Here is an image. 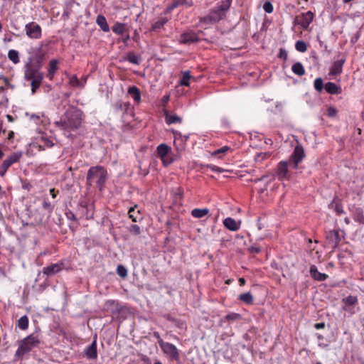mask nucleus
I'll list each match as a JSON object with an SVG mask.
<instances>
[{
	"label": "nucleus",
	"mask_w": 364,
	"mask_h": 364,
	"mask_svg": "<svg viewBox=\"0 0 364 364\" xmlns=\"http://www.w3.org/2000/svg\"><path fill=\"white\" fill-rule=\"evenodd\" d=\"M193 5V3L192 0H172L166 7V12L170 13L173 9L181 6H185L186 7L189 8Z\"/></svg>",
	"instance_id": "obj_14"
},
{
	"label": "nucleus",
	"mask_w": 364,
	"mask_h": 364,
	"mask_svg": "<svg viewBox=\"0 0 364 364\" xmlns=\"http://www.w3.org/2000/svg\"><path fill=\"white\" fill-rule=\"evenodd\" d=\"M28 318L26 315H24L17 321L16 326L21 330H26L28 327Z\"/></svg>",
	"instance_id": "obj_36"
},
{
	"label": "nucleus",
	"mask_w": 364,
	"mask_h": 364,
	"mask_svg": "<svg viewBox=\"0 0 364 364\" xmlns=\"http://www.w3.org/2000/svg\"><path fill=\"white\" fill-rule=\"evenodd\" d=\"M278 57L284 60H287L288 57L287 50L284 48H280Z\"/></svg>",
	"instance_id": "obj_56"
},
{
	"label": "nucleus",
	"mask_w": 364,
	"mask_h": 364,
	"mask_svg": "<svg viewBox=\"0 0 364 364\" xmlns=\"http://www.w3.org/2000/svg\"><path fill=\"white\" fill-rule=\"evenodd\" d=\"M22 156L21 151H17L9 155L1 164L0 166V176L3 177L6 174L7 170L14 164L18 162Z\"/></svg>",
	"instance_id": "obj_6"
},
{
	"label": "nucleus",
	"mask_w": 364,
	"mask_h": 364,
	"mask_svg": "<svg viewBox=\"0 0 364 364\" xmlns=\"http://www.w3.org/2000/svg\"><path fill=\"white\" fill-rule=\"evenodd\" d=\"M43 208L50 213L53 210V205L48 200H44L42 204Z\"/></svg>",
	"instance_id": "obj_51"
},
{
	"label": "nucleus",
	"mask_w": 364,
	"mask_h": 364,
	"mask_svg": "<svg viewBox=\"0 0 364 364\" xmlns=\"http://www.w3.org/2000/svg\"><path fill=\"white\" fill-rule=\"evenodd\" d=\"M208 208H194L191 210V215L195 218H202L209 213Z\"/></svg>",
	"instance_id": "obj_31"
},
{
	"label": "nucleus",
	"mask_w": 364,
	"mask_h": 364,
	"mask_svg": "<svg viewBox=\"0 0 364 364\" xmlns=\"http://www.w3.org/2000/svg\"><path fill=\"white\" fill-rule=\"evenodd\" d=\"M327 112L329 117H334L337 114V110L333 107H329L327 109Z\"/></svg>",
	"instance_id": "obj_57"
},
{
	"label": "nucleus",
	"mask_w": 364,
	"mask_h": 364,
	"mask_svg": "<svg viewBox=\"0 0 364 364\" xmlns=\"http://www.w3.org/2000/svg\"><path fill=\"white\" fill-rule=\"evenodd\" d=\"M208 167L213 171H215V172H219V173H221L223 171V169L220 168V167H218V166H213V165H208Z\"/></svg>",
	"instance_id": "obj_59"
},
{
	"label": "nucleus",
	"mask_w": 364,
	"mask_h": 364,
	"mask_svg": "<svg viewBox=\"0 0 364 364\" xmlns=\"http://www.w3.org/2000/svg\"><path fill=\"white\" fill-rule=\"evenodd\" d=\"M128 94L134 100L135 102L139 104L141 101V92L140 90L136 86L129 87L128 89Z\"/></svg>",
	"instance_id": "obj_25"
},
{
	"label": "nucleus",
	"mask_w": 364,
	"mask_h": 364,
	"mask_svg": "<svg viewBox=\"0 0 364 364\" xmlns=\"http://www.w3.org/2000/svg\"><path fill=\"white\" fill-rule=\"evenodd\" d=\"M325 326H326V324L324 322L316 323L314 324V328L316 329H322V328H324Z\"/></svg>",
	"instance_id": "obj_61"
},
{
	"label": "nucleus",
	"mask_w": 364,
	"mask_h": 364,
	"mask_svg": "<svg viewBox=\"0 0 364 364\" xmlns=\"http://www.w3.org/2000/svg\"><path fill=\"white\" fill-rule=\"evenodd\" d=\"M305 156L304 148L300 145L296 146L289 158V165L294 169H296L299 164L302 161Z\"/></svg>",
	"instance_id": "obj_5"
},
{
	"label": "nucleus",
	"mask_w": 364,
	"mask_h": 364,
	"mask_svg": "<svg viewBox=\"0 0 364 364\" xmlns=\"http://www.w3.org/2000/svg\"><path fill=\"white\" fill-rule=\"evenodd\" d=\"M105 307L107 311L113 314L119 313L122 309L119 302L115 300H107L105 304Z\"/></svg>",
	"instance_id": "obj_18"
},
{
	"label": "nucleus",
	"mask_w": 364,
	"mask_h": 364,
	"mask_svg": "<svg viewBox=\"0 0 364 364\" xmlns=\"http://www.w3.org/2000/svg\"><path fill=\"white\" fill-rule=\"evenodd\" d=\"M343 301L348 306H353L358 303V298L357 296L349 295L343 299Z\"/></svg>",
	"instance_id": "obj_45"
},
{
	"label": "nucleus",
	"mask_w": 364,
	"mask_h": 364,
	"mask_svg": "<svg viewBox=\"0 0 364 364\" xmlns=\"http://www.w3.org/2000/svg\"><path fill=\"white\" fill-rule=\"evenodd\" d=\"M224 226L230 231H237L240 229V225L236 220L230 217L226 218L223 220Z\"/></svg>",
	"instance_id": "obj_24"
},
{
	"label": "nucleus",
	"mask_w": 364,
	"mask_h": 364,
	"mask_svg": "<svg viewBox=\"0 0 364 364\" xmlns=\"http://www.w3.org/2000/svg\"><path fill=\"white\" fill-rule=\"evenodd\" d=\"M96 22L103 31H109V26L107 22L106 18L104 16L98 15L97 16Z\"/></svg>",
	"instance_id": "obj_30"
},
{
	"label": "nucleus",
	"mask_w": 364,
	"mask_h": 364,
	"mask_svg": "<svg viewBox=\"0 0 364 364\" xmlns=\"http://www.w3.org/2000/svg\"><path fill=\"white\" fill-rule=\"evenodd\" d=\"M70 84L73 87H83L84 85L81 84L76 75H73L70 79Z\"/></svg>",
	"instance_id": "obj_50"
},
{
	"label": "nucleus",
	"mask_w": 364,
	"mask_h": 364,
	"mask_svg": "<svg viewBox=\"0 0 364 364\" xmlns=\"http://www.w3.org/2000/svg\"><path fill=\"white\" fill-rule=\"evenodd\" d=\"M241 301L247 304L252 305L254 303V297L250 292L241 294L238 298Z\"/></svg>",
	"instance_id": "obj_32"
},
{
	"label": "nucleus",
	"mask_w": 364,
	"mask_h": 364,
	"mask_svg": "<svg viewBox=\"0 0 364 364\" xmlns=\"http://www.w3.org/2000/svg\"><path fill=\"white\" fill-rule=\"evenodd\" d=\"M129 231L130 233L138 235L141 233V229L140 227L137 225H131L129 228Z\"/></svg>",
	"instance_id": "obj_48"
},
{
	"label": "nucleus",
	"mask_w": 364,
	"mask_h": 364,
	"mask_svg": "<svg viewBox=\"0 0 364 364\" xmlns=\"http://www.w3.org/2000/svg\"><path fill=\"white\" fill-rule=\"evenodd\" d=\"M334 210L338 215H341L344 213L343 205L340 202L335 203Z\"/></svg>",
	"instance_id": "obj_54"
},
{
	"label": "nucleus",
	"mask_w": 364,
	"mask_h": 364,
	"mask_svg": "<svg viewBox=\"0 0 364 364\" xmlns=\"http://www.w3.org/2000/svg\"><path fill=\"white\" fill-rule=\"evenodd\" d=\"M314 89L318 92H321L325 89V85H323V80L321 77H317L315 79L314 82Z\"/></svg>",
	"instance_id": "obj_41"
},
{
	"label": "nucleus",
	"mask_w": 364,
	"mask_h": 364,
	"mask_svg": "<svg viewBox=\"0 0 364 364\" xmlns=\"http://www.w3.org/2000/svg\"><path fill=\"white\" fill-rule=\"evenodd\" d=\"M250 251L252 252V253H255V254H258L261 252V249L260 247H255V246H252L250 248Z\"/></svg>",
	"instance_id": "obj_60"
},
{
	"label": "nucleus",
	"mask_w": 364,
	"mask_h": 364,
	"mask_svg": "<svg viewBox=\"0 0 364 364\" xmlns=\"http://www.w3.org/2000/svg\"><path fill=\"white\" fill-rule=\"evenodd\" d=\"M2 80L5 84L9 82L6 77H0V80ZM0 95H1V100H0V105H3L5 102H7V99L5 95V87L3 85H0Z\"/></svg>",
	"instance_id": "obj_43"
},
{
	"label": "nucleus",
	"mask_w": 364,
	"mask_h": 364,
	"mask_svg": "<svg viewBox=\"0 0 364 364\" xmlns=\"http://www.w3.org/2000/svg\"><path fill=\"white\" fill-rule=\"evenodd\" d=\"M83 121V112L76 107H68L55 125L61 130L70 133L78 129Z\"/></svg>",
	"instance_id": "obj_1"
},
{
	"label": "nucleus",
	"mask_w": 364,
	"mask_h": 364,
	"mask_svg": "<svg viewBox=\"0 0 364 364\" xmlns=\"http://www.w3.org/2000/svg\"><path fill=\"white\" fill-rule=\"evenodd\" d=\"M231 149L230 146H224L220 149H216L215 151H214L213 153H212V155L213 156H217L218 154H226L228 151H230Z\"/></svg>",
	"instance_id": "obj_47"
},
{
	"label": "nucleus",
	"mask_w": 364,
	"mask_h": 364,
	"mask_svg": "<svg viewBox=\"0 0 364 364\" xmlns=\"http://www.w3.org/2000/svg\"><path fill=\"white\" fill-rule=\"evenodd\" d=\"M326 240L327 244L333 249L336 250L341 241L340 230H333L326 232Z\"/></svg>",
	"instance_id": "obj_9"
},
{
	"label": "nucleus",
	"mask_w": 364,
	"mask_h": 364,
	"mask_svg": "<svg viewBox=\"0 0 364 364\" xmlns=\"http://www.w3.org/2000/svg\"><path fill=\"white\" fill-rule=\"evenodd\" d=\"M160 348L163 352L168 356L171 359L177 360L179 359V353L177 348L173 344L164 342L161 344Z\"/></svg>",
	"instance_id": "obj_10"
},
{
	"label": "nucleus",
	"mask_w": 364,
	"mask_h": 364,
	"mask_svg": "<svg viewBox=\"0 0 364 364\" xmlns=\"http://www.w3.org/2000/svg\"><path fill=\"white\" fill-rule=\"evenodd\" d=\"M108 177L107 169L102 166H92L87 171L86 183L88 186L95 184L102 191Z\"/></svg>",
	"instance_id": "obj_3"
},
{
	"label": "nucleus",
	"mask_w": 364,
	"mask_h": 364,
	"mask_svg": "<svg viewBox=\"0 0 364 364\" xmlns=\"http://www.w3.org/2000/svg\"><path fill=\"white\" fill-rule=\"evenodd\" d=\"M41 73L40 70L25 65L24 75L25 79L28 81L31 82Z\"/></svg>",
	"instance_id": "obj_21"
},
{
	"label": "nucleus",
	"mask_w": 364,
	"mask_h": 364,
	"mask_svg": "<svg viewBox=\"0 0 364 364\" xmlns=\"http://www.w3.org/2000/svg\"><path fill=\"white\" fill-rule=\"evenodd\" d=\"M226 321H237L241 318V315L237 313H230L225 316Z\"/></svg>",
	"instance_id": "obj_49"
},
{
	"label": "nucleus",
	"mask_w": 364,
	"mask_h": 364,
	"mask_svg": "<svg viewBox=\"0 0 364 364\" xmlns=\"http://www.w3.org/2000/svg\"><path fill=\"white\" fill-rule=\"evenodd\" d=\"M67 218L70 220H75L76 218L74 213L71 211H69L68 213H66Z\"/></svg>",
	"instance_id": "obj_62"
},
{
	"label": "nucleus",
	"mask_w": 364,
	"mask_h": 364,
	"mask_svg": "<svg viewBox=\"0 0 364 364\" xmlns=\"http://www.w3.org/2000/svg\"><path fill=\"white\" fill-rule=\"evenodd\" d=\"M43 44L36 49L33 55L28 57V61L26 63V65L32 67L38 70L41 69L45 60V53L43 51Z\"/></svg>",
	"instance_id": "obj_4"
},
{
	"label": "nucleus",
	"mask_w": 364,
	"mask_h": 364,
	"mask_svg": "<svg viewBox=\"0 0 364 364\" xmlns=\"http://www.w3.org/2000/svg\"><path fill=\"white\" fill-rule=\"evenodd\" d=\"M309 273L314 280L318 282L325 281L328 277L326 274L319 272L316 266L314 264L310 267Z\"/></svg>",
	"instance_id": "obj_17"
},
{
	"label": "nucleus",
	"mask_w": 364,
	"mask_h": 364,
	"mask_svg": "<svg viewBox=\"0 0 364 364\" xmlns=\"http://www.w3.org/2000/svg\"><path fill=\"white\" fill-rule=\"evenodd\" d=\"M161 159L163 162V164L165 166H168V165L172 164V162L173 161V159L169 155H167V156H164V159Z\"/></svg>",
	"instance_id": "obj_55"
},
{
	"label": "nucleus",
	"mask_w": 364,
	"mask_h": 364,
	"mask_svg": "<svg viewBox=\"0 0 364 364\" xmlns=\"http://www.w3.org/2000/svg\"><path fill=\"white\" fill-rule=\"evenodd\" d=\"M8 58L14 64H18L20 62L19 53L16 50H9L8 52Z\"/></svg>",
	"instance_id": "obj_39"
},
{
	"label": "nucleus",
	"mask_w": 364,
	"mask_h": 364,
	"mask_svg": "<svg viewBox=\"0 0 364 364\" xmlns=\"http://www.w3.org/2000/svg\"><path fill=\"white\" fill-rule=\"evenodd\" d=\"M153 336L157 339V342H158V343H159V346H161V344H162V343H164V342H165V341H163V339L161 338L159 333V332H157V331H154V332L153 333Z\"/></svg>",
	"instance_id": "obj_58"
},
{
	"label": "nucleus",
	"mask_w": 364,
	"mask_h": 364,
	"mask_svg": "<svg viewBox=\"0 0 364 364\" xmlns=\"http://www.w3.org/2000/svg\"><path fill=\"white\" fill-rule=\"evenodd\" d=\"M41 343V339L40 336L37 333H33L23 339L21 340L18 343V347L14 355V360L18 361L21 360L26 354L29 353V352L35 348L38 347V346Z\"/></svg>",
	"instance_id": "obj_2"
},
{
	"label": "nucleus",
	"mask_w": 364,
	"mask_h": 364,
	"mask_svg": "<svg viewBox=\"0 0 364 364\" xmlns=\"http://www.w3.org/2000/svg\"><path fill=\"white\" fill-rule=\"evenodd\" d=\"M314 18V14L311 11H308L297 16L294 19V24L301 26L304 30H307Z\"/></svg>",
	"instance_id": "obj_7"
},
{
	"label": "nucleus",
	"mask_w": 364,
	"mask_h": 364,
	"mask_svg": "<svg viewBox=\"0 0 364 364\" xmlns=\"http://www.w3.org/2000/svg\"><path fill=\"white\" fill-rule=\"evenodd\" d=\"M200 38L197 33L193 31H188L180 36L179 43L181 44L191 45L192 43H198Z\"/></svg>",
	"instance_id": "obj_11"
},
{
	"label": "nucleus",
	"mask_w": 364,
	"mask_h": 364,
	"mask_svg": "<svg viewBox=\"0 0 364 364\" xmlns=\"http://www.w3.org/2000/svg\"><path fill=\"white\" fill-rule=\"evenodd\" d=\"M225 14L224 12L219 10V9L215 6L210 11L208 18L210 21L215 23L221 20L225 16Z\"/></svg>",
	"instance_id": "obj_20"
},
{
	"label": "nucleus",
	"mask_w": 364,
	"mask_h": 364,
	"mask_svg": "<svg viewBox=\"0 0 364 364\" xmlns=\"http://www.w3.org/2000/svg\"><path fill=\"white\" fill-rule=\"evenodd\" d=\"M263 9L266 13L271 14L273 12L274 7L270 1H266L263 5Z\"/></svg>",
	"instance_id": "obj_52"
},
{
	"label": "nucleus",
	"mask_w": 364,
	"mask_h": 364,
	"mask_svg": "<svg viewBox=\"0 0 364 364\" xmlns=\"http://www.w3.org/2000/svg\"><path fill=\"white\" fill-rule=\"evenodd\" d=\"M54 145L52 140L48 138L42 137L38 145L39 150H45L47 148H50Z\"/></svg>",
	"instance_id": "obj_37"
},
{
	"label": "nucleus",
	"mask_w": 364,
	"mask_h": 364,
	"mask_svg": "<svg viewBox=\"0 0 364 364\" xmlns=\"http://www.w3.org/2000/svg\"><path fill=\"white\" fill-rule=\"evenodd\" d=\"M295 48L299 52L304 53L307 50V45L304 41H298L296 42Z\"/></svg>",
	"instance_id": "obj_44"
},
{
	"label": "nucleus",
	"mask_w": 364,
	"mask_h": 364,
	"mask_svg": "<svg viewBox=\"0 0 364 364\" xmlns=\"http://www.w3.org/2000/svg\"><path fill=\"white\" fill-rule=\"evenodd\" d=\"M129 102H124L121 100H119L113 105L114 112L116 114H122V115H124V114L127 113V111L129 109Z\"/></svg>",
	"instance_id": "obj_16"
},
{
	"label": "nucleus",
	"mask_w": 364,
	"mask_h": 364,
	"mask_svg": "<svg viewBox=\"0 0 364 364\" xmlns=\"http://www.w3.org/2000/svg\"><path fill=\"white\" fill-rule=\"evenodd\" d=\"M124 60L137 65L141 63L140 55H136L134 52L127 53V55L124 57Z\"/></svg>",
	"instance_id": "obj_27"
},
{
	"label": "nucleus",
	"mask_w": 364,
	"mask_h": 364,
	"mask_svg": "<svg viewBox=\"0 0 364 364\" xmlns=\"http://www.w3.org/2000/svg\"><path fill=\"white\" fill-rule=\"evenodd\" d=\"M232 0H224L220 2V4L217 6L219 10L222 11L225 14L229 10Z\"/></svg>",
	"instance_id": "obj_42"
},
{
	"label": "nucleus",
	"mask_w": 364,
	"mask_h": 364,
	"mask_svg": "<svg viewBox=\"0 0 364 364\" xmlns=\"http://www.w3.org/2000/svg\"><path fill=\"white\" fill-rule=\"evenodd\" d=\"M112 31L117 35H123L126 31V24L117 22L112 28Z\"/></svg>",
	"instance_id": "obj_34"
},
{
	"label": "nucleus",
	"mask_w": 364,
	"mask_h": 364,
	"mask_svg": "<svg viewBox=\"0 0 364 364\" xmlns=\"http://www.w3.org/2000/svg\"><path fill=\"white\" fill-rule=\"evenodd\" d=\"M63 268V263L58 262L52 264L43 268L42 272L48 277H53L60 272Z\"/></svg>",
	"instance_id": "obj_12"
},
{
	"label": "nucleus",
	"mask_w": 364,
	"mask_h": 364,
	"mask_svg": "<svg viewBox=\"0 0 364 364\" xmlns=\"http://www.w3.org/2000/svg\"><path fill=\"white\" fill-rule=\"evenodd\" d=\"M238 282L240 286H244L245 284V279L243 277L240 278Z\"/></svg>",
	"instance_id": "obj_64"
},
{
	"label": "nucleus",
	"mask_w": 364,
	"mask_h": 364,
	"mask_svg": "<svg viewBox=\"0 0 364 364\" xmlns=\"http://www.w3.org/2000/svg\"><path fill=\"white\" fill-rule=\"evenodd\" d=\"M134 210V208H131L129 210V218L132 219L133 222H136V218L132 214V212Z\"/></svg>",
	"instance_id": "obj_63"
},
{
	"label": "nucleus",
	"mask_w": 364,
	"mask_h": 364,
	"mask_svg": "<svg viewBox=\"0 0 364 364\" xmlns=\"http://www.w3.org/2000/svg\"><path fill=\"white\" fill-rule=\"evenodd\" d=\"M288 164L289 161H280L278 164L277 168V176L279 180L289 178Z\"/></svg>",
	"instance_id": "obj_13"
},
{
	"label": "nucleus",
	"mask_w": 364,
	"mask_h": 364,
	"mask_svg": "<svg viewBox=\"0 0 364 364\" xmlns=\"http://www.w3.org/2000/svg\"><path fill=\"white\" fill-rule=\"evenodd\" d=\"M43 73H41L31 82V91L33 93H34L36 90L40 87L43 80Z\"/></svg>",
	"instance_id": "obj_28"
},
{
	"label": "nucleus",
	"mask_w": 364,
	"mask_h": 364,
	"mask_svg": "<svg viewBox=\"0 0 364 364\" xmlns=\"http://www.w3.org/2000/svg\"><path fill=\"white\" fill-rule=\"evenodd\" d=\"M168 22V18L161 17L152 24V29L156 31L161 28Z\"/></svg>",
	"instance_id": "obj_40"
},
{
	"label": "nucleus",
	"mask_w": 364,
	"mask_h": 364,
	"mask_svg": "<svg viewBox=\"0 0 364 364\" xmlns=\"http://www.w3.org/2000/svg\"><path fill=\"white\" fill-rule=\"evenodd\" d=\"M292 72L299 76H302L305 74V69L300 62L295 63L291 67Z\"/></svg>",
	"instance_id": "obj_35"
},
{
	"label": "nucleus",
	"mask_w": 364,
	"mask_h": 364,
	"mask_svg": "<svg viewBox=\"0 0 364 364\" xmlns=\"http://www.w3.org/2000/svg\"><path fill=\"white\" fill-rule=\"evenodd\" d=\"M346 62V58H342L339 60L334 61L331 67L329 75H339L343 72V66Z\"/></svg>",
	"instance_id": "obj_15"
},
{
	"label": "nucleus",
	"mask_w": 364,
	"mask_h": 364,
	"mask_svg": "<svg viewBox=\"0 0 364 364\" xmlns=\"http://www.w3.org/2000/svg\"><path fill=\"white\" fill-rule=\"evenodd\" d=\"M191 77L192 76L191 75V73L189 70L184 71L183 73V76L179 81L180 85L188 87L190 85L189 81Z\"/></svg>",
	"instance_id": "obj_38"
},
{
	"label": "nucleus",
	"mask_w": 364,
	"mask_h": 364,
	"mask_svg": "<svg viewBox=\"0 0 364 364\" xmlns=\"http://www.w3.org/2000/svg\"><path fill=\"white\" fill-rule=\"evenodd\" d=\"M325 90L327 93L331 95L341 94L342 92L341 87L332 82H328L325 84Z\"/></svg>",
	"instance_id": "obj_23"
},
{
	"label": "nucleus",
	"mask_w": 364,
	"mask_h": 364,
	"mask_svg": "<svg viewBox=\"0 0 364 364\" xmlns=\"http://www.w3.org/2000/svg\"><path fill=\"white\" fill-rule=\"evenodd\" d=\"M157 154L160 159L167 156L171 150V148L166 144H161L157 146Z\"/></svg>",
	"instance_id": "obj_26"
},
{
	"label": "nucleus",
	"mask_w": 364,
	"mask_h": 364,
	"mask_svg": "<svg viewBox=\"0 0 364 364\" xmlns=\"http://www.w3.org/2000/svg\"><path fill=\"white\" fill-rule=\"evenodd\" d=\"M26 35L31 39H39L42 36V28L36 22L32 21L25 26Z\"/></svg>",
	"instance_id": "obj_8"
},
{
	"label": "nucleus",
	"mask_w": 364,
	"mask_h": 364,
	"mask_svg": "<svg viewBox=\"0 0 364 364\" xmlns=\"http://www.w3.org/2000/svg\"><path fill=\"white\" fill-rule=\"evenodd\" d=\"M85 354L90 360H95L97 358V343L94 341L85 349Z\"/></svg>",
	"instance_id": "obj_19"
},
{
	"label": "nucleus",
	"mask_w": 364,
	"mask_h": 364,
	"mask_svg": "<svg viewBox=\"0 0 364 364\" xmlns=\"http://www.w3.org/2000/svg\"><path fill=\"white\" fill-rule=\"evenodd\" d=\"M353 219L360 224L364 225L363 210L360 208H354L353 210Z\"/></svg>",
	"instance_id": "obj_29"
},
{
	"label": "nucleus",
	"mask_w": 364,
	"mask_h": 364,
	"mask_svg": "<svg viewBox=\"0 0 364 364\" xmlns=\"http://www.w3.org/2000/svg\"><path fill=\"white\" fill-rule=\"evenodd\" d=\"M165 119L168 124L181 123L182 122V119L180 117L176 114H170L168 112H165Z\"/></svg>",
	"instance_id": "obj_33"
},
{
	"label": "nucleus",
	"mask_w": 364,
	"mask_h": 364,
	"mask_svg": "<svg viewBox=\"0 0 364 364\" xmlns=\"http://www.w3.org/2000/svg\"><path fill=\"white\" fill-rule=\"evenodd\" d=\"M58 60L57 59H52L49 62L47 77L50 80H53L54 75L58 70Z\"/></svg>",
	"instance_id": "obj_22"
},
{
	"label": "nucleus",
	"mask_w": 364,
	"mask_h": 364,
	"mask_svg": "<svg viewBox=\"0 0 364 364\" xmlns=\"http://www.w3.org/2000/svg\"><path fill=\"white\" fill-rule=\"evenodd\" d=\"M117 273L120 277L125 278L127 276V269L124 266L119 264L117 267Z\"/></svg>",
	"instance_id": "obj_46"
},
{
	"label": "nucleus",
	"mask_w": 364,
	"mask_h": 364,
	"mask_svg": "<svg viewBox=\"0 0 364 364\" xmlns=\"http://www.w3.org/2000/svg\"><path fill=\"white\" fill-rule=\"evenodd\" d=\"M316 336L318 341V346L319 347L325 348L328 346V343H324L321 342L324 338L323 336H322L321 334H319V333H316Z\"/></svg>",
	"instance_id": "obj_53"
}]
</instances>
